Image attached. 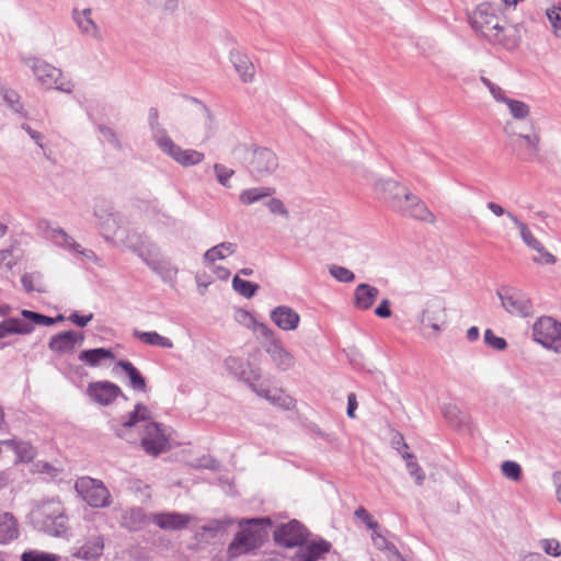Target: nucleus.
I'll list each match as a JSON object with an SVG mask.
<instances>
[{
  "label": "nucleus",
  "instance_id": "a18cd8bd",
  "mask_svg": "<svg viewBox=\"0 0 561 561\" xmlns=\"http://www.w3.org/2000/svg\"><path fill=\"white\" fill-rule=\"evenodd\" d=\"M160 150L172 158L176 163L183 153V148L176 145L171 138H162L159 146Z\"/></svg>",
  "mask_w": 561,
  "mask_h": 561
},
{
  "label": "nucleus",
  "instance_id": "f8f14e48",
  "mask_svg": "<svg viewBox=\"0 0 561 561\" xmlns=\"http://www.w3.org/2000/svg\"><path fill=\"white\" fill-rule=\"evenodd\" d=\"M309 536V530L297 519L282 524L274 531L275 542L286 548H298L308 540Z\"/></svg>",
  "mask_w": 561,
  "mask_h": 561
},
{
  "label": "nucleus",
  "instance_id": "0e129e2a",
  "mask_svg": "<svg viewBox=\"0 0 561 561\" xmlns=\"http://www.w3.org/2000/svg\"><path fill=\"white\" fill-rule=\"evenodd\" d=\"M149 5L173 12L179 7V0H145Z\"/></svg>",
  "mask_w": 561,
  "mask_h": 561
},
{
  "label": "nucleus",
  "instance_id": "cd10ccee",
  "mask_svg": "<svg viewBox=\"0 0 561 561\" xmlns=\"http://www.w3.org/2000/svg\"><path fill=\"white\" fill-rule=\"evenodd\" d=\"M33 331V324L19 318H8L0 322V339H4L10 334H31Z\"/></svg>",
  "mask_w": 561,
  "mask_h": 561
},
{
  "label": "nucleus",
  "instance_id": "72a5a7b5",
  "mask_svg": "<svg viewBox=\"0 0 561 561\" xmlns=\"http://www.w3.org/2000/svg\"><path fill=\"white\" fill-rule=\"evenodd\" d=\"M133 336L148 345L159 346L162 348L173 347V342L169 337L163 336L156 331L146 332L135 329L133 331Z\"/></svg>",
  "mask_w": 561,
  "mask_h": 561
},
{
  "label": "nucleus",
  "instance_id": "9b49d317",
  "mask_svg": "<svg viewBox=\"0 0 561 561\" xmlns=\"http://www.w3.org/2000/svg\"><path fill=\"white\" fill-rule=\"evenodd\" d=\"M278 168V158L268 148H255L248 160V170L257 181L272 175Z\"/></svg>",
  "mask_w": 561,
  "mask_h": 561
},
{
  "label": "nucleus",
  "instance_id": "c9c22d12",
  "mask_svg": "<svg viewBox=\"0 0 561 561\" xmlns=\"http://www.w3.org/2000/svg\"><path fill=\"white\" fill-rule=\"evenodd\" d=\"M274 194V190L271 187L260 186L244 190L239 195V201L243 205H252L256 202L264 199L265 197H270Z\"/></svg>",
  "mask_w": 561,
  "mask_h": 561
},
{
  "label": "nucleus",
  "instance_id": "dca6fc26",
  "mask_svg": "<svg viewBox=\"0 0 561 561\" xmlns=\"http://www.w3.org/2000/svg\"><path fill=\"white\" fill-rule=\"evenodd\" d=\"M332 543L321 537L306 541L299 546L293 556V561H319L330 552Z\"/></svg>",
  "mask_w": 561,
  "mask_h": 561
},
{
  "label": "nucleus",
  "instance_id": "f3484780",
  "mask_svg": "<svg viewBox=\"0 0 561 561\" xmlns=\"http://www.w3.org/2000/svg\"><path fill=\"white\" fill-rule=\"evenodd\" d=\"M84 340L83 333L75 331H65L53 335L48 342L50 351L62 354L75 351L76 345L81 344Z\"/></svg>",
  "mask_w": 561,
  "mask_h": 561
},
{
  "label": "nucleus",
  "instance_id": "69168bd1",
  "mask_svg": "<svg viewBox=\"0 0 561 561\" xmlns=\"http://www.w3.org/2000/svg\"><path fill=\"white\" fill-rule=\"evenodd\" d=\"M541 547L545 552L552 557L561 556V547L558 540L556 539H543L541 541Z\"/></svg>",
  "mask_w": 561,
  "mask_h": 561
},
{
  "label": "nucleus",
  "instance_id": "2eb2a0df",
  "mask_svg": "<svg viewBox=\"0 0 561 561\" xmlns=\"http://www.w3.org/2000/svg\"><path fill=\"white\" fill-rule=\"evenodd\" d=\"M87 394L93 402L102 407L112 404L118 397L126 399L122 389L116 383L107 380L88 383Z\"/></svg>",
  "mask_w": 561,
  "mask_h": 561
},
{
  "label": "nucleus",
  "instance_id": "774afa93",
  "mask_svg": "<svg viewBox=\"0 0 561 561\" xmlns=\"http://www.w3.org/2000/svg\"><path fill=\"white\" fill-rule=\"evenodd\" d=\"M150 129L152 131V137L158 147L160 146L162 138H170L168 136L167 130L162 127V125L159 122L149 124Z\"/></svg>",
  "mask_w": 561,
  "mask_h": 561
},
{
  "label": "nucleus",
  "instance_id": "e2e57ef3",
  "mask_svg": "<svg viewBox=\"0 0 561 561\" xmlns=\"http://www.w3.org/2000/svg\"><path fill=\"white\" fill-rule=\"evenodd\" d=\"M482 83L489 89L492 96L497 102H503L507 96H505L504 91L496 84H494L490 79L485 77H481Z\"/></svg>",
  "mask_w": 561,
  "mask_h": 561
},
{
  "label": "nucleus",
  "instance_id": "aec40b11",
  "mask_svg": "<svg viewBox=\"0 0 561 561\" xmlns=\"http://www.w3.org/2000/svg\"><path fill=\"white\" fill-rule=\"evenodd\" d=\"M376 190L382 194L383 201L393 210L396 199H403L408 188L393 180H380L376 183Z\"/></svg>",
  "mask_w": 561,
  "mask_h": 561
},
{
  "label": "nucleus",
  "instance_id": "338daca9",
  "mask_svg": "<svg viewBox=\"0 0 561 561\" xmlns=\"http://www.w3.org/2000/svg\"><path fill=\"white\" fill-rule=\"evenodd\" d=\"M229 522H224L220 519H211L206 525L202 527V529L206 533H220L224 531L227 526L229 525Z\"/></svg>",
  "mask_w": 561,
  "mask_h": 561
},
{
  "label": "nucleus",
  "instance_id": "c03bdc74",
  "mask_svg": "<svg viewBox=\"0 0 561 561\" xmlns=\"http://www.w3.org/2000/svg\"><path fill=\"white\" fill-rule=\"evenodd\" d=\"M205 159V154L194 149H184L178 163L184 168L199 164Z\"/></svg>",
  "mask_w": 561,
  "mask_h": 561
},
{
  "label": "nucleus",
  "instance_id": "58836bf2",
  "mask_svg": "<svg viewBox=\"0 0 561 561\" xmlns=\"http://www.w3.org/2000/svg\"><path fill=\"white\" fill-rule=\"evenodd\" d=\"M2 96L7 105L15 113L27 117V113L24 111V106L20 101V95L12 89L2 88Z\"/></svg>",
  "mask_w": 561,
  "mask_h": 561
},
{
  "label": "nucleus",
  "instance_id": "5fc2aeb1",
  "mask_svg": "<svg viewBox=\"0 0 561 561\" xmlns=\"http://www.w3.org/2000/svg\"><path fill=\"white\" fill-rule=\"evenodd\" d=\"M484 343L496 351H504L507 347L506 340L496 336L491 329L484 331Z\"/></svg>",
  "mask_w": 561,
  "mask_h": 561
},
{
  "label": "nucleus",
  "instance_id": "864d4df0",
  "mask_svg": "<svg viewBox=\"0 0 561 561\" xmlns=\"http://www.w3.org/2000/svg\"><path fill=\"white\" fill-rule=\"evenodd\" d=\"M214 172L217 181L225 187H230L229 180L234 174L232 169L227 168L221 163L214 164Z\"/></svg>",
  "mask_w": 561,
  "mask_h": 561
},
{
  "label": "nucleus",
  "instance_id": "4c0bfd02",
  "mask_svg": "<svg viewBox=\"0 0 561 561\" xmlns=\"http://www.w3.org/2000/svg\"><path fill=\"white\" fill-rule=\"evenodd\" d=\"M502 103L507 105L511 115L515 119H525L530 113L529 105L523 101L506 98Z\"/></svg>",
  "mask_w": 561,
  "mask_h": 561
},
{
  "label": "nucleus",
  "instance_id": "6e6d98bb",
  "mask_svg": "<svg viewBox=\"0 0 561 561\" xmlns=\"http://www.w3.org/2000/svg\"><path fill=\"white\" fill-rule=\"evenodd\" d=\"M19 261V256L14 254V249L9 248L0 251V266L11 271Z\"/></svg>",
  "mask_w": 561,
  "mask_h": 561
},
{
  "label": "nucleus",
  "instance_id": "0eeeda50",
  "mask_svg": "<svg viewBox=\"0 0 561 561\" xmlns=\"http://www.w3.org/2000/svg\"><path fill=\"white\" fill-rule=\"evenodd\" d=\"M496 296L501 300L502 307L510 314L522 318L531 317L534 314L533 301L523 290L502 285L497 288Z\"/></svg>",
  "mask_w": 561,
  "mask_h": 561
},
{
  "label": "nucleus",
  "instance_id": "1a4fd4ad",
  "mask_svg": "<svg viewBox=\"0 0 561 561\" xmlns=\"http://www.w3.org/2000/svg\"><path fill=\"white\" fill-rule=\"evenodd\" d=\"M533 337L543 347L561 352V323L553 318H539L533 325Z\"/></svg>",
  "mask_w": 561,
  "mask_h": 561
},
{
  "label": "nucleus",
  "instance_id": "a878e982",
  "mask_svg": "<svg viewBox=\"0 0 561 561\" xmlns=\"http://www.w3.org/2000/svg\"><path fill=\"white\" fill-rule=\"evenodd\" d=\"M78 359L90 367H96L103 360L115 359V354L111 348L98 347L81 351Z\"/></svg>",
  "mask_w": 561,
  "mask_h": 561
},
{
  "label": "nucleus",
  "instance_id": "6e6552de",
  "mask_svg": "<svg viewBox=\"0 0 561 561\" xmlns=\"http://www.w3.org/2000/svg\"><path fill=\"white\" fill-rule=\"evenodd\" d=\"M514 151L517 159L524 162H535L540 160V129L535 123H530L528 133H518L513 130Z\"/></svg>",
  "mask_w": 561,
  "mask_h": 561
},
{
  "label": "nucleus",
  "instance_id": "3c124183",
  "mask_svg": "<svg viewBox=\"0 0 561 561\" xmlns=\"http://www.w3.org/2000/svg\"><path fill=\"white\" fill-rule=\"evenodd\" d=\"M98 129L99 131L101 133V135L103 136V138L111 145L113 146L115 149L117 150H123V145H122V141L117 135V133L106 126V125H103V124H100L98 126Z\"/></svg>",
  "mask_w": 561,
  "mask_h": 561
},
{
  "label": "nucleus",
  "instance_id": "de8ad7c7",
  "mask_svg": "<svg viewBox=\"0 0 561 561\" xmlns=\"http://www.w3.org/2000/svg\"><path fill=\"white\" fill-rule=\"evenodd\" d=\"M128 519L130 522H126V526L130 530H137L147 523V515L142 508L135 507L129 511Z\"/></svg>",
  "mask_w": 561,
  "mask_h": 561
},
{
  "label": "nucleus",
  "instance_id": "bf43d9fd",
  "mask_svg": "<svg viewBox=\"0 0 561 561\" xmlns=\"http://www.w3.org/2000/svg\"><path fill=\"white\" fill-rule=\"evenodd\" d=\"M444 417L453 424H461L463 417L460 410L454 404H447L443 408Z\"/></svg>",
  "mask_w": 561,
  "mask_h": 561
},
{
  "label": "nucleus",
  "instance_id": "8fccbe9b",
  "mask_svg": "<svg viewBox=\"0 0 561 561\" xmlns=\"http://www.w3.org/2000/svg\"><path fill=\"white\" fill-rule=\"evenodd\" d=\"M59 557L39 550H27L21 556V561H58Z\"/></svg>",
  "mask_w": 561,
  "mask_h": 561
},
{
  "label": "nucleus",
  "instance_id": "393cba45",
  "mask_svg": "<svg viewBox=\"0 0 561 561\" xmlns=\"http://www.w3.org/2000/svg\"><path fill=\"white\" fill-rule=\"evenodd\" d=\"M104 539L102 536L89 538L75 553V557L85 561H96L103 553Z\"/></svg>",
  "mask_w": 561,
  "mask_h": 561
},
{
  "label": "nucleus",
  "instance_id": "f03ea898",
  "mask_svg": "<svg viewBox=\"0 0 561 561\" xmlns=\"http://www.w3.org/2000/svg\"><path fill=\"white\" fill-rule=\"evenodd\" d=\"M33 516L37 528L49 536L64 537L69 530L68 517L59 500L43 501L33 512Z\"/></svg>",
  "mask_w": 561,
  "mask_h": 561
},
{
  "label": "nucleus",
  "instance_id": "b1692460",
  "mask_svg": "<svg viewBox=\"0 0 561 561\" xmlns=\"http://www.w3.org/2000/svg\"><path fill=\"white\" fill-rule=\"evenodd\" d=\"M379 295V289L366 283L357 285L354 290V306L359 310H368L373 307Z\"/></svg>",
  "mask_w": 561,
  "mask_h": 561
},
{
  "label": "nucleus",
  "instance_id": "79ce46f5",
  "mask_svg": "<svg viewBox=\"0 0 561 561\" xmlns=\"http://www.w3.org/2000/svg\"><path fill=\"white\" fill-rule=\"evenodd\" d=\"M21 314L24 319L30 320L31 322H28V323L33 324L34 328H35V325L50 327L56 323V320H53L51 317L32 311V310L23 309L21 311Z\"/></svg>",
  "mask_w": 561,
  "mask_h": 561
},
{
  "label": "nucleus",
  "instance_id": "4468645a",
  "mask_svg": "<svg viewBox=\"0 0 561 561\" xmlns=\"http://www.w3.org/2000/svg\"><path fill=\"white\" fill-rule=\"evenodd\" d=\"M141 447L148 455L153 457L170 448L169 438L164 434L161 424L151 422L146 426L145 436L141 438Z\"/></svg>",
  "mask_w": 561,
  "mask_h": 561
},
{
  "label": "nucleus",
  "instance_id": "9d476101",
  "mask_svg": "<svg viewBox=\"0 0 561 561\" xmlns=\"http://www.w3.org/2000/svg\"><path fill=\"white\" fill-rule=\"evenodd\" d=\"M393 210L400 215L415 220L434 224L435 215L428 209L427 205L415 194L408 191L403 199H396Z\"/></svg>",
  "mask_w": 561,
  "mask_h": 561
},
{
  "label": "nucleus",
  "instance_id": "49530a36",
  "mask_svg": "<svg viewBox=\"0 0 561 561\" xmlns=\"http://www.w3.org/2000/svg\"><path fill=\"white\" fill-rule=\"evenodd\" d=\"M225 366L231 375L239 379L245 380V367L241 358L229 356L225 359Z\"/></svg>",
  "mask_w": 561,
  "mask_h": 561
},
{
  "label": "nucleus",
  "instance_id": "37998d69",
  "mask_svg": "<svg viewBox=\"0 0 561 561\" xmlns=\"http://www.w3.org/2000/svg\"><path fill=\"white\" fill-rule=\"evenodd\" d=\"M149 410L142 403H137L133 412L129 413L128 419L123 422V427L129 428L137 424L139 421H145L148 417Z\"/></svg>",
  "mask_w": 561,
  "mask_h": 561
},
{
  "label": "nucleus",
  "instance_id": "20e7f679",
  "mask_svg": "<svg viewBox=\"0 0 561 561\" xmlns=\"http://www.w3.org/2000/svg\"><path fill=\"white\" fill-rule=\"evenodd\" d=\"M254 331L261 339L263 350L270 355L275 366L283 371L289 370L295 365V357L283 345L276 332L262 322L254 324Z\"/></svg>",
  "mask_w": 561,
  "mask_h": 561
},
{
  "label": "nucleus",
  "instance_id": "ddd939ff",
  "mask_svg": "<svg viewBox=\"0 0 561 561\" xmlns=\"http://www.w3.org/2000/svg\"><path fill=\"white\" fill-rule=\"evenodd\" d=\"M424 327L431 328L437 336L447 324V312L445 302L438 297L430 299L419 319Z\"/></svg>",
  "mask_w": 561,
  "mask_h": 561
},
{
  "label": "nucleus",
  "instance_id": "412c9836",
  "mask_svg": "<svg viewBox=\"0 0 561 561\" xmlns=\"http://www.w3.org/2000/svg\"><path fill=\"white\" fill-rule=\"evenodd\" d=\"M151 520L161 529L176 530L185 528L190 522V517L176 512L157 513L152 515Z\"/></svg>",
  "mask_w": 561,
  "mask_h": 561
},
{
  "label": "nucleus",
  "instance_id": "bb28decb",
  "mask_svg": "<svg viewBox=\"0 0 561 561\" xmlns=\"http://www.w3.org/2000/svg\"><path fill=\"white\" fill-rule=\"evenodd\" d=\"M19 537V524L11 513L0 514V545H5Z\"/></svg>",
  "mask_w": 561,
  "mask_h": 561
},
{
  "label": "nucleus",
  "instance_id": "5701e85b",
  "mask_svg": "<svg viewBox=\"0 0 561 561\" xmlns=\"http://www.w3.org/2000/svg\"><path fill=\"white\" fill-rule=\"evenodd\" d=\"M133 251L142 260V262L153 272L159 273L162 267L159 248L153 244H145L133 247Z\"/></svg>",
  "mask_w": 561,
  "mask_h": 561
},
{
  "label": "nucleus",
  "instance_id": "4d7b16f0",
  "mask_svg": "<svg viewBox=\"0 0 561 561\" xmlns=\"http://www.w3.org/2000/svg\"><path fill=\"white\" fill-rule=\"evenodd\" d=\"M547 16L551 23L554 35L561 37V8L553 7L547 10Z\"/></svg>",
  "mask_w": 561,
  "mask_h": 561
},
{
  "label": "nucleus",
  "instance_id": "e433bc0d",
  "mask_svg": "<svg viewBox=\"0 0 561 561\" xmlns=\"http://www.w3.org/2000/svg\"><path fill=\"white\" fill-rule=\"evenodd\" d=\"M232 288L242 297L249 299L252 298L259 290L257 284L244 280L236 275L232 279Z\"/></svg>",
  "mask_w": 561,
  "mask_h": 561
},
{
  "label": "nucleus",
  "instance_id": "423d86ee",
  "mask_svg": "<svg viewBox=\"0 0 561 561\" xmlns=\"http://www.w3.org/2000/svg\"><path fill=\"white\" fill-rule=\"evenodd\" d=\"M75 490L93 508L108 507L112 504L111 493L101 480L81 477L76 481Z\"/></svg>",
  "mask_w": 561,
  "mask_h": 561
},
{
  "label": "nucleus",
  "instance_id": "c756f323",
  "mask_svg": "<svg viewBox=\"0 0 561 561\" xmlns=\"http://www.w3.org/2000/svg\"><path fill=\"white\" fill-rule=\"evenodd\" d=\"M116 366L121 367L129 378V387L133 390L146 392L147 382L141 373L129 360L119 359Z\"/></svg>",
  "mask_w": 561,
  "mask_h": 561
},
{
  "label": "nucleus",
  "instance_id": "680f3d73",
  "mask_svg": "<svg viewBox=\"0 0 561 561\" xmlns=\"http://www.w3.org/2000/svg\"><path fill=\"white\" fill-rule=\"evenodd\" d=\"M50 238L56 245L62 248H66L71 240V237L61 228L53 229Z\"/></svg>",
  "mask_w": 561,
  "mask_h": 561
},
{
  "label": "nucleus",
  "instance_id": "13d9d810",
  "mask_svg": "<svg viewBox=\"0 0 561 561\" xmlns=\"http://www.w3.org/2000/svg\"><path fill=\"white\" fill-rule=\"evenodd\" d=\"M265 205L273 215H279L285 218L289 216L287 207L279 198L272 197L265 203Z\"/></svg>",
  "mask_w": 561,
  "mask_h": 561
},
{
  "label": "nucleus",
  "instance_id": "7c9ffc66",
  "mask_svg": "<svg viewBox=\"0 0 561 561\" xmlns=\"http://www.w3.org/2000/svg\"><path fill=\"white\" fill-rule=\"evenodd\" d=\"M237 248L238 245L234 242H221L214 245L204 253V263L210 265L218 260H224L228 255H232L237 251Z\"/></svg>",
  "mask_w": 561,
  "mask_h": 561
},
{
  "label": "nucleus",
  "instance_id": "2f4dec72",
  "mask_svg": "<svg viewBox=\"0 0 561 561\" xmlns=\"http://www.w3.org/2000/svg\"><path fill=\"white\" fill-rule=\"evenodd\" d=\"M95 218L99 220L101 226L116 225L117 216L114 213V207L111 202L106 199H98L93 207Z\"/></svg>",
  "mask_w": 561,
  "mask_h": 561
},
{
  "label": "nucleus",
  "instance_id": "39448f33",
  "mask_svg": "<svg viewBox=\"0 0 561 561\" xmlns=\"http://www.w3.org/2000/svg\"><path fill=\"white\" fill-rule=\"evenodd\" d=\"M23 62L31 68L33 75L43 87L56 89L65 93L72 92L73 83L69 80H65L62 71L59 68L36 57L23 58Z\"/></svg>",
  "mask_w": 561,
  "mask_h": 561
},
{
  "label": "nucleus",
  "instance_id": "603ef678",
  "mask_svg": "<svg viewBox=\"0 0 561 561\" xmlns=\"http://www.w3.org/2000/svg\"><path fill=\"white\" fill-rule=\"evenodd\" d=\"M329 272L332 277L341 283H351L355 279L354 273L344 266L332 265L330 266Z\"/></svg>",
  "mask_w": 561,
  "mask_h": 561
},
{
  "label": "nucleus",
  "instance_id": "c85d7f7f",
  "mask_svg": "<svg viewBox=\"0 0 561 561\" xmlns=\"http://www.w3.org/2000/svg\"><path fill=\"white\" fill-rule=\"evenodd\" d=\"M1 444L11 448L16 454L18 460L21 462H31L36 457V449L28 442L18 439H4L1 440Z\"/></svg>",
  "mask_w": 561,
  "mask_h": 561
},
{
  "label": "nucleus",
  "instance_id": "f704fd0d",
  "mask_svg": "<svg viewBox=\"0 0 561 561\" xmlns=\"http://www.w3.org/2000/svg\"><path fill=\"white\" fill-rule=\"evenodd\" d=\"M507 214V217L514 222V225L518 228L519 230V233H520V237L523 239V241L529 247L531 248L533 250H535L536 252H541L543 251V245L541 244V242L539 240H537L534 234L531 233V231L529 230V228L527 227V225L525 222H523L522 220L518 219L517 216H515L514 214L512 213H506Z\"/></svg>",
  "mask_w": 561,
  "mask_h": 561
},
{
  "label": "nucleus",
  "instance_id": "473e14b6",
  "mask_svg": "<svg viewBox=\"0 0 561 561\" xmlns=\"http://www.w3.org/2000/svg\"><path fill=\"white\" fill-rule=\"evenodd\" d=\"M371 539L375 547L383 551L389 561H407L398 548L378 531L373 533Z\"/></svg>",
  "mask_w": 561,
  "mask_h": 561
},
{
  "label": "nucleus",
  "instance_id": "a211bd4d",
  "mask_svg": "<svg viewBox=\"0 0 561 561\" xmlns=\"http://www.w3.org/2000/svg\"><path fill=\"white\" fill-rule=\"evenodd\" d=\"M271 320L284 331L296 330L300 322V316L288 306H277L270 313Z\"/></svg>",
  "mask_w": 561,
  "mask_h": 561
},
{
  "label": "nucleus",
  "instance_id": "ea45409f",
  "mask_svg": "<svg viewBox=\"0 0 561 561\" xmlns=\"http://www.w3.org/2000/svg\"><path fill=\"white\" fill-rule=\"evenodd\" d=\"M194 102L198 105L201 117L203 119L205 126L204 140H207L211 137L215 130V119L210 112V110L201 101L194 99Z\"/></svg>",
  "mask_w": 561,
  "mask_h": 561
},
{
  "label": "nucleus",
  "instance_id": "6ab92c4d",
  "mask_svg": "<svg viewBox=\"0 0 561 561\" xmlns=\"http://www.w3.org/2000/svg\"><path fill=\"white\" fill-rule=\"evenodd\" d=\"M92 10L83 9L79 11L78 9H73L72 18L81 31L82 34L92 37L96 41H102V34L99 25L91 18Z\"/></svg>",
  "mask_w": 561,
  "mask_h": 561
},
{
  "label": "nucleus",
  "instance_id": "7ed1b4c3",
  "mask_svg": "<svg viewBox=\"0 0 561 561\" xmlns=\"http://www.w3.org/2000/svg\"><path fill=\"white\" fill-rule=\"evenodd\" d=\"M265 524H271L268 518H253L241 522L239 531L228 546L227 553L229 558H237L257 549L263 541L262 528Z\"/></svg>",
  "mask_w": 561,
  "mask_h": 561
},
{
  "label": "nucleus",
  "instance_id": "09e8293b",
  "mask_svg": "<svg viewBox=\"0 0 561 561\" xmlns=\"http://www.w3.org/2000/svg\"><path fill=\"white\" fill-rule=\"evenodd\" d=\"M501 469L502 473L512 481H519L522 479V467L516 461L505 460Z\"/></svg>",
  "mask_w": 561,
  "mask_h": 561
},
{
  "label": "nucleus",
  "instance_id": "f257e3e1",
  "mask_svg": "<svg viewBox=\"0 0 561 561\" xmlns=\"http://www.w3.org/2000/svg\"><path fill=\"white\" fill-rule=\"evenodd\" d=\"M472 27L482 34L490 43L501 45L506 49L518 46L515 31L501 24L500 16L489 3L478 5L471 21Z\"/></svg>",
  "mask_w": 561,
  "mask_h": 561
},
{
  "label": "nucleus",
  "instance_id": "a19ab883",
  "mask_svg": "<svg viewBox=\"0 0 561 561\" xmlns=\"http://www.w3.org/2000/svg\"><path fill=\"white\" fill-rule=\"evenodd\" d=\"M404 459H407V468L409 474L414 478L417 485H422L425 480L424 470L419 466L415 461V457L412 454L405 453L402 455Z\"/></svg>",
  "mask_w": 561,
  "mask_h": 561
},
{
  "label": "nucleus",
  "instance_id": "052dcab7",
  "mask_svg": "<svg viewBox=\"0 0 561 561\" xmlns=\"http://www.w3.org/2000/svg\"><path fill=\"white\" fill-rule=\"evenodd\" d=\"M354 515L356 518L363 522L367 526V528L377 531L378 523L374 520V518L365 507L359 506L358 508H356Z\"/></svg>",
  "mask_w": 561,
  "mask_h": 561
},
{
  "label": "nucleus",
  "instance_id": "4be33fe9",
  "mask_svg": "<svg viewBox=\"0 0 561 561\" xmlns=\"http://www.w3.org/2000/svg\"><path fill=\"white\" fill-rule=\"evenodd\" d=\"M230 61L243 82L253 81L255 68L248 55L238 49L231 50Z\"/></svg>",
  "mask_w": 561,
  "mask_h": 561
}]
</instances>
